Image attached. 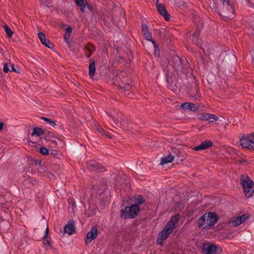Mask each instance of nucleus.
Wrapping results in <instances>:
<instances>
[{
    "label": "nucleus",
    "instance_id": "6e6552de",
    "mask_svg": "<svg viewBox=\"0 0 254 254\" xmlns=\"http://www.w3.org/2000/svg\"><path fill=\"white\" fill-rule=\"evenodd\" d=\"M218 249L216 245L204 242L201 248L202 253L205 254H216Z\"/></svg>",
    "mask_w": 254,
    "mask_h": 254
},
{
    "label": "nucleus",
    "instance_id": "4468645a",
    "mask_svg": "<svg viewBox=\"0 0 254 254\" xmlns=\"http://www.w3.org/2000/svg\"><path fill=\"white\" fill-rule=\"evenodd\" d=\"M157 7L159 13L164 17L165 20L169 21L170 20V15L166 11L165 6L161 4H158Z\"/></svg>",
    "mask_w": 254,
    "mask_h": 254
},
{
    "label": "nucleus",
    "instance_id": "a18cd8bd",
    "mask_svg": "<svg viewBox=\"0 0 254 254\" xmlns=\"http://www.w3.org/2000/svg\"><path fill=\"white\" fill-rule=\"evenodd\" d=\"M70 37V34H68L65 33V34L64 35V41L66 42V44L69 43Z\"/></svg>",
    "mask_w": 254,
    "mask_h": 254
},
{
    "label": "nucleus",
    "instance_id": "58836bf2",
    "mask_svg": "<svg viewBox=\"0 0 254 254\" xmlns=\"http://www.w3.org/2000/svg\"><path fill=\"white\" fill-rule=\"evenodd\" d=\"M86 0H75L76 4L80 7L84 6L86 3Z\"/></svg>",
    "mask_w": 254,
    "mask_h": 254
},
{
    "label": "nucleus",
    "instance_id": "a878e982",
    "mask_svg": "<svg viewBox=\"0 0 254 254\" xmlns=\"http://www.w3.org/2000/svg\"><path fill=\"white\" fill-rule=\"evenodd\" d=\"M80 9L83 12H87L88 11H92L93 8V7L86 1V3L85 4L84 6H81Z\"/></svg>",
    "mask_w": 254,
    "mask_h": 254
},
{
    "label": "nucleus",
    "instance_id": "5701e85b",
    "mask_svg": "<svg viewBox=\"0 0 254 254\" xmlns=\"http://www.w3.org/2000/svg\"><path fill=\"white\" fill-rule=\"evenodd\" d=\"M33 131L31 134V136H40L42 135L45 134V131H44L41 128L39 127H34L33 128Z\"/></svg>",
    "mask_w": 254,
    "mask_h": 254
},
{
    "label": "nucleus",
    "instance_id": "7ed1b4c3",
    "mask_svg": "<svg viewBox=\"0 0 254 254\" xmlns=\"http://www.w3.org/2000/svg\"><path fill=\"white\" fill-rule=\"evenodd\" d=\"M240 142L243 148L254 150V132L244 134L240 138Z\"/></svg>",
    "mask_w": 254,
    "mask_h": 254
},
{
    "label": "nucleus",
    "instance_id": "8fccbe9b",
    "mask_svg": "<svg viewBox=\"0 0 254 254\" xmlns=\"http://www.w3.org/2000/svg\"><path fill=\"white\" fill-rule=\"evenodd\" d=\"M71 32H72V28L70 27H68L66 28V31L65 33L68 34H71Z\"/></svg>",
    "mask_w": 254,
    "mask_h": 254
},
{
    "label": "nucleus",
    "instance_id": "6ab92c4d",
    "mask_svg": "<svg viewBox=\"0 0 254 254\" xmlns=\"http://www.w3.org/2000/svg\"><path fill=\"white\" fill-rule=\"evenodd\" d=\"M174 159L175 160L176 164H179L184 160V157L182 155V153L178 150L174 151Z\"/></svg>",
    "mask_w": 254,
    "mask_h": 254
},
{
    "label": "nucleus",
    "instance_id": "e433bc0d",
    "mask_svg": "<svg viewBox=\"0 0 254 254\" xmlns=\"http://www.w3.org/2000/svg\"><path fill=\"white\" fill-rule=\"evenodd\" d=\"M49 155L53 156V157H54L55 158H59V156L61 155V154L57 150H54L53 151H51V153H49Z\"/></svg>",
    "mask_w": 254,
    "mask_h": 254
},
{
    "label": "nucleus",
    "instance_id": "dca6fc26",
    "mask_svg": "<svg viewBox=\"0 0 254 254\" xmlns=\"http://www.w3.org/2000/svg\"><path fill=\"white\" fill-rule=\"evenodd\" d=\"M133 204L132 205H136V207L138 209H140L139 205L145 202V199L143 198L142 195H138L136 196H134L132 199Z\"/></svg>",
    "mask_w": 254,
    "mask_h": 254
},
{
    "label": "nucleus",
    "instance_id": "412c9836",
    "mask_svg": "<svg viewBox=\"0 0 254 254\" xmlns=\"http://www.w3.org/2000/svg\"><path fill=\"white\" fill-rule=\"evenodd\" d=\"M84 49L85 53H87L86 54V57L87 58H89L93 52L95 51V48L93 45L89 44L84 47Z\"/></svg>",
    "mask_w": 254,
    "mask_h": 254
},
{
    "label": "nucleus",
    "instance_id": "1a4fd4ad",
    "mask_svg": "<svg viewBox=\"0 0 254 254\" xmlns=\"http://www.w3.org/2000/svg\"><path fill=\"white\" fill-rule=\"evenodd\" d=\"M38 182L35 178L30 176H27L25 177L22 182V184L27 188H31L32 187L36 186L38 184Z\"/></svg>",
    "mask_w": 254,
    "mask_h": 254
},
{
    "label": "nucleus",
    "instance_id": "a19ab883",
    "mask_svg": "<svg viewBox=\"0 0 254 254\" xmlns=\"http://www.w3.org/2000/svg\"><path fill=\"white\" fill-rule=\"evenodd\" d=\"M38 37L40 40L41 43H43V42L45 41V40L46 39L45 34L42 32H39L38 33Z\"/></svg>",
    "mask_w": 254,
    "mask_h": 254
},
{
    "label": "nucleus",
    "instance_id": "864d4df0",
    "mask_svg": "<svg viewBox=\"0 0 254 254\" xmlns=\"http://www.w3.org/2000/svg\"><path fill=\"white\" fill-rule=\"evenodd\" d=\"M98 130L99 132H100L101 133H102L103 135H104V133L105 132V131L104 130V129L102 128H98Z\"/></svg>",
    "mask_w": 254,
    "mask_h": 254
},
{
    "label": "nucleus",
    "instance_id": "9b49d317",
    "mask_svg": "<svg viewBox=\"0 0 254 254\" xmlns=\"http://www.w3.org/2000/svg\"><path fill=\"white\" fill-rule=\"evenodd\" d=\"M75 222L73 220H70L64 226V229L65 233L68 235H72L75 232Z\"/></svg>",
    "mask_w": 254,
    "mask_h": 254
},
{
    "label": "nucleus",
    "instance_id": "f8f14e48",
    "mask_svg": "<svg viewBox=\"0 0 254 254\" xmlns=\"http://www.w3.org/2000/svg\"><path fill=\"white\" fill-rule=\"evenodd\" d=\"M249 217L250 215L248 213L239 216L232 221V225L234 227H237L247 220Z\"/></svg>",
    "mask_w": 254,
    "mask_h": 254
},
{
    "label": "nucleus",
    "instance_id": "37998d69",
    "mask_svg": "<svg viewBox=\"0 0 254 254\" xmlns=\"http://www.w3.org/2000/svg\"><path fill=\"white\" fill-rule=\"evenodd\" d=\"M11 71H14L16 73H20V69L18 68V67H16L15 68L14 67V65L13 64H11V68H10V72H11Z\"/></svg>",
    "mask_w": 254,
    "mask_h": 254
},
{
    "label": "nucleus",
    "instance_id": "cd10ccee",
    "mask_svg": "<svg viewBox=\"0 0 254 254\" xmlns=\"http://www.w3.org/2000/svg\"><path fill=\"white\" fill-rule=\"evenodd\" d=\"M208 114H209L206 113L205 112H199L196 114V118L200 120L208 121L207 118H208L209 117Z\"/></svg>",
    "mask_w": 254,
    "mask_h": 254
},
{
    "label": "nucleus",
    "instance_id": "49530a36",
    "mask_svg": "<svg viewBox=\"0 0 254 254\" xmlns=\"http://www.w3.org/2000/svg\"><path fill=\"white\" fill-rule=\"evenodd\" d=\"M131 85H130L129 83L126 82V85H125L124 88L126 91H129V90L131 88Z\"/></svg>",
    "mask_w": 254,
    "mask_h": 254
},
{
    "label": "nucleus",
    "instance_id": "393cba45",
    "mask_svg": "<svg viewBox=\"0 0 254 254\" xmlns=\"http://www.w3.org/2000/svg\"><path fill=\"white\" fill-rule=\"evenodd\" d=\"M198 46L200 47L204 54L211 51V46L208 43L202 44L201 42L200 44Z\"/></svg>",
    "mask_w": 254,
    "mask_h": 254
},
{
    "label": "nucleus",
    "instance_id": "bb28decb",
    "mask_svg": "<svg viewBox=\"0 0 254 254\" xmlns=\"http://www.w3.org/2000/svg\"><path fill=\"white\" fill-rule=\"evenodd\" d=\"M173 61L174 64L173 66L177 69L182 67V63L181 60L178 56H175L173 57Z\"/></svg>",
    "mask_w": 254,
    "mask_h": 254
},
{
    "label": "nucleus",
    "instance_id": "4d7b16f0",
    "mask_svg": "<svg viewBox=\"0 0 254 254\" xmlns=\"http://www.w3.org/2000/svg\"><path fill=\"white\" fill-rule=\"evenodd\" d=\"M0 203H1V204H4V203L2 201H0Z\"/></svg>",
    "mask_w": 254,
    "mask_h": 254
},
{
    "label": "nucleus",
    "instance_id": "052dcab7",
    "mask_svg": "<svg viewBox=\"0 0 254 254\" xmlns=\"http://www.w3.org/2000/svg\"><path fill=\"white\" fill-rule=\"evenodd\" d=\"M126 82V80H124V81H123V83H124V82Z\"/></svg>",
    "mask_w": 254,
    "mask_h": 254
},
{
    "label": "nucleus",
    "instance_id": "c9c22d12",
    "mask_svg": "<svg viewBox=\"0 0 254 254\" xmlns=\"http://www.w3.org/2000/svg\"><path fill=\"white\" fill-rule=\"evenodd\" d=\"M5 226V230H8L10 228V224L7 221L2 220L0 223V227Z\"/></svg>",
    "mask_w": 254,
    "mask_h": 254
},
{
    "label": "nucleus",
    "instance_id": "ea45409f",
    "mask_svg": "<svg viewBox=\"0 0 254 254\" xmlns=\"http://www.w3.org/2000/svg\"><path fill=\"white\" fill-rule=\"evenodd\" d=\"M181 114L180 115H175V117L177 120H182V119H186L187 118L186 117L185 115L184 114V112H180Z\"/></svg>",
    "mask_w": 254,
    "mask_h": 254
},
{
    "label": "nucleus",
    "instance_id": "a211bd4d",
    "mask_svg": "<svg viewBox=\"0 0 254 254\" xmlns=\"http://www.w3.org/2000/svg\"><path fill=\"white\" fill-rule=\"evenodd\" d=\"M89 75L91 78H93L96 71L95 62L93 59H90L89 60Z\"/></svg>",
    "mask_w": 254,
    "mask_h": 254
},
{
    "label": "nucleus",
    "instance_id": "f704fd0d",
    "mask_svg": "<svg viewBox=\"0 0 254 254\" xmlns=\"http://www.w3.org/2000/svg\"><path fill=\"white\" fill-rule=\"evenodd\" d=\"M39 152L45 156L49 155V151L48 149L45 147H41L40 149Z\"/></svg>",
    "mask_w": 254,
    "mask_h": 254
},
{
    "label": "nucleus",
    "instance_id": "09e8293b",
    "mask_svg": "<svg viewBox=\"0 0 254 254\" xmlns=\"http://www.w3.org/2000/svg\"><path fill=\"white\" fill-rule=\"evenodd\" d=\"M104 135L109 138H111L112 137V135L109 132L105 131V132L104 133Z\"/></svg>",
    "mask_w": 254,
    "mask_h": 254
},
{
    "label": "nucleus",
    "instance_id": "7c9ffc66",
    "mask_svg": "<svg viewBox=\"0 0 254 254\" xmlns=\"http://www.w3.org/2000/svg\"><path fill=\"white\" fill-rule=\"evenodd\" d=\"M3 29L7 36L8 37H11L13 34V32L11 29L6 24L3 26Z\"/></svg>",
    "mask_w": 254,
    "mask_h": 254
},
{
    "label": "nucleus",
    "instance_id": "39448f33",
    "mask_svg": "<svg viewBox=\"0 0 254 254\" xmlns=\"http://www.w3.org/2000/svg\"><path fill=\"white\" fill-rule=\"evenodd\" d=\"M86 166L88 170L91 172L99 173L105 171L104 167L95 160H91L86 163Z\"/></svg>",
    "mask_w": 254,
    "mask_h": 254
},
{
    "label": "nucleus",
    "instance_id": "423d86ee",
    "mask_svg": "<svg viewBox=\"0 0 254 254\" xmlns=\"http://www.w3.org/2000/svg\"><path fill=\"white\" fill-rule=\"evenodd\" d=\"M98 230L97 225H94L87 233L84 241L86 245L90 244L92 240L97 238Z\"/></svg>",
    "mask_w": 254,
    "mask_h": 254
},
{
    "label": "nucleus",
    "instance_id": "2f4dec72",
    "mask_svg": "<svg viewBox=\"0 0 254 254\" xmlns=\"http://www.w3.org/2000/svg\"><path fill=\"white\" fill-rule=\"evenodd\" d=\"M11 64V63H6L4 64L3 70L4 72L8 73L10 71Z\"/></svg>",
    "mask_w": 254,
    "mask_h": 254
},
{
    "label": "nucleus",
    "instance_id": "20e7f679",
    "mask_svg": "<svg viewBox=\"0 0 254 254\" xmlns=\"http://www.w3.org/2000/svg\"><path fill=\"white\" fill-rule=\"evenodd\" d=\"M206 225L203 227L202 230H208L213 227L218 220V217L215 212H208L206 213Z\"/></svg>",
    "mask_w": 254,
    "mask_h": 254
},
{
    "label": "nucleus",
    "instance_id": "9d476101",
    "mask_svg": "<svg viewBox=\"0 0 254 254\" xmlns=\"http://www.w3.org/2000/svg\"><path fill=\"white\" fill-rule=\"evenodd\" d=\"M196 109V105L190 102H185L177 106L178 110H187L190 111H195Z\"/></svg>",
    "mask_w": 254,
    "mask_h": 254
},
{
    "label": "nucleus",
    "instance_id": "6e6d98bb",
    "mask_svg": "<svg viewBox=\"0 0 254 254\" xmlns=\"http://www.w3.org/2000/svg\"><path fill=\"white\" fill-rule=\"evenodd\" d=\"M4 127V123L3 122H0V131L2 130Z\"/></svg>",
    "mask_w": 254,
    "mask_h": 254
},
{
    "label": "nucleus",
    "instance_id": "bf43d9fd",
    "mask_svg": "<svg viewBox=\"0 0 254 254\" xmlns=\"http://www.w3.org/2000/svg\"><path fill=\"white\" fill-rule=\"evenodd\" d=\"M106 113L108 114V115L109 116H110V117H112V116H111V115L110 114H108V112H106Z\"/></svg>",
    "mask_w": 254,
    "mask_h": 254
},
{
    "label": "nucleus",
    "instance_id": "c756f323",
    "mask_svg": "<svg viewBox=\"0 0 254 254\" xmlns=\"http://www.w3.org/2000/svg\"><path fill=\"white\" fill-rule=\"evenodd\" d=\"M174 229V227L171 226L168 223H167L166 225L163 229V230L165 231L169 235H170L172 233Z\"/></svg>",
    "mask_w": 254,
    "mask_h": 254
},
{
    "label": "nucleus",
    "instance_id": "de8ad7c7",
    "mask_svg": "<svg viewBox=\"0 0 254 254\" xmlns=\"http://www.w3.org/2000/svg\"><path fill=\"white\" fill-rule=\"evenodd\" d=\"M49 141L51 142V145L54 147H56L57 145V142L56 141L51 139Z\"/></svg>",
    "mask_w": 254,
    "mask_h": 254
},
{
    "label": "nucleus",
    "instance_id": "473e14b6",
    "mask_svg": "<svg viewBox=\"0 0 254 254\" xmlns=\"http://www.w3.org/2000/svg\"><path fill=\"white\" fill-rule=\"evenodd\" d=\"M209 116L208 118H207L208 121L210 123H213L217 121L218 119V117L214 115L209 114Z\"/></svg>",
    "mask_w": 254,
    "mask_h": 254
},
{
    "label": "nucleus",
    "instance_id": "13d9d810",
    "mask_svg": "<svg viewBox=\"0 0 254 254\" xmlns=\"http://www.w3.org/2000/svg\"><path fill=\"white\" fill-rule=\"evenodd\" d=\"M154 2H155L156 3H158V0H153Z\"/></svg>",
    "mask_w": 254,
    "mask_h": 254
},
{
    "label": "nucleus",
    "instance_id": "3c124183",
    "mask_svg": "<svg viewBox=\"0 0 254 254\" xmlns=\"http://www.w3.org/2000/svg\"><path fill=\"white\" fill-rule=\"evenodd\" d=\"M34 162L36 165H40L41 164V161L40 160H35Z\"/></svg>",
    "mask_w": 254,
    "mask_h": 254
},
{
    "label": "nucleus",
    "instance_id": "72a5a7b5",
    "mask_svg": "<svg viewBox=\"0 0 254 254\" xmlns=\"http://www.w3.org/2000/svg\"><path fill=\"white\" fill-rule=\"evenodd\" d=\"M43 240V242L44 244H47L48 247L52 248L50 237L48 238V237H44Z\"/></svg>",
    "mask_w": 254,
    "mask_h": 254
},
{
    "label": "nucleus",
    "instance_id": "603ef678",
    "mask_svg": "<svg viewBox=\"0 0 254 254\" xmlns=\"http://www.w3.org/2000/svg\"><path fill=\"white\" fill-rule=\"evenodd\" d=\"M221 0L222 1L223 3L224 4H226L227 5L230 4L229 0Z\"/></svg>",
    "mask_w": 254,
    "mask_h": 254
},
{
    "label": "nucleus",
    "instance_id": "2eb2a0df",
    "mask_svg": "<svg viewBox=\"0 0 254 254\" xmlns=\"http://www.w3.org/2000/svg\"><path fill=\"white\" fill-rule=\"evenodd\" d=\"M169 235L164 230H162L159 234L158 237L156 240L157 245H163L165 240L169 237Z\"/></svg>",
    "mask_w": 254,
    "mask_h": 254
},
{
    "label": "nucleus",
    "instance_id": "0eeeda50",
    "mask_svg": "<svg viewBox=\"0 0 254 254\" xmlns=\"http://www.w3.org/2000/svg\"><path fill=\"white\" fill-rule=\"evenodd\" d=\"M142 32L145 40L151 42L153 45L155 51L156 52L158 47L156 44L155 41L152 39L151 33L149 31L148 27L145 24H142L141 26Z\"/></svg>",
    "mask_w": 254,
    "mask_h": 254
},
{
    "label": "nucleus",
    "instance_id": "79ce46f5",
    "mask_svg": "<svg viewBox=\"0 0 254 254\" xmlns=\"http://www.w3.org/2000/svg\"><path fill=\"white\" fill-rule=\"evenodd\" d=\"M42 43L49 48H52L53 44L51 43L49 40L46 39L45 41L43 42Z\"/></svg>",
    "mask_w": 254,
    "mask_h": 254
},
{
    "label": "nucleus",
    "instance_id": "f257e3e1",
    "mask_svg": "<svg viewBox=\"0 0 254 254\" xmlns=\"http://www.w3.org/2000/svg\"><path fill=\"white\" fill-rule=\"evenodd\" d=\"M240 183L247 197H250L254 191V183L251 179L245 175H242L240 178Z\"/></svg>",
    "mask_w": 254,
    "mask_h": 254
},
{
    "label": "nucleus",
    "instance_id": "b1692460",
    "mask_svg": "<svg viewBox=\"0 0 254 254\" xmlns=\"http://www.w3.org/2000/svg\"><path fill=\"white\" fill-rule=\"evenodd\" d=\"M45 136L44 137V139L46 140H50L52 139V138H57L59 140L62 141V139H61L59 137L56 136L54 135V133L52 131H48L47 132H45Z\"/></svg>",
    "mask_w": 254,
    "mask_h": 254
},
{
    "label": "nucleus",
    "instance_id": "5fc2aeb1",
    "mask_svg": "<svg viewBox=\"0 0 254 254\" xmlns=\"http://www.w3.org/2000/svg\"><path fill=\"white\" fill-rule=\"evenodd\" d=\"M49 233V229L48 227H47V228L46 229V231H45V235L44 237H48Z\"/></svg>",
    "mask_w": 254,
    "mask_h": 254
},
{
    "label": "nucleus",
    "instance_id": "4be33fe9",
    "mask_svg": "<svg viewBox=\"0 0 254 254\" xmlns=\"http://www.w3.org/2000/svg\"><path fill=\"white\" fill-rule=\"evenodd\" d=\"M174 159V156H173V155L170 154L167 156L162 158L160 164L163 166L166 164L172 162Z\"/></svg>",
    "mask_w": 254,
    "mask_h": 254
},
{
    "label": "nucleus",
    "instance_id": "f3484780",
    "mask_svg": "<svg viewBox=\"0 0 254 254\" xmlns=\"http://www.w3.org/2000/svg\"><path fill=\"white\" fill-rule=\"evenodd\" d=\"M200 33V30L198 28L196 29V30L194 32L192 36V42L193 44L196 45L197 46H199L200 44V42H201L200 40L199 39V35Z\"/></svg>",
    "mask_w": 254,
    "mask_h": 254
},
{
    "label": "nucleus",
    "instance_id": "aec40b11",
    "mask_svg": "<svg viewBox=\"0 0 254 254\" xmlns=\"http://www.w3.org/2000/svg\"><path fill=\"white\" fill-rule=\"evenodd\" d=\"M181 218V215L179 214H176L175 215L173 216L171 219L167 222L171 226H173L175 228L176 224L177 223Z\"/></svg>",
    "mask_w": 254,
    "mask_h": 254
},
{
    "label": "nucleus",
    "instance_id": "4c0bfd02",
    "mask_svg": "<svg viewBox=\"0 0 254 254\" xmlns=\"http://www.w3.org/2000/svg\"><path fill=\"white\" fill-rule=\"evenodd\" d=\"M41 119L49 123L52 126L55 127L56 125V124L54 121H52L50 119L46 118V117H42Z\"/></svg>",
    "mask_w": 254,
    "mask_h": 254
},
{
    "label": "nucleus",
    "instance_id": "c03bdc74",
    "mask_svg": "<svg viewBox=\"0 0 254 254\" xmlns=\"http://www.w3.org/2000/svg\"><path fill=\"white\" fill-rule=\"evenodd\" d=\"M68 203H69V206L68 208H72V209L76 207V204L75 202H73L72 201V199H68Z\"/></svg>",
    "mask_w": 254,
    "mask_h": 254
},
{
    "label": "nucleus",
    "instance_id": "f03ea898",
    "mask_svg": "<svg viewBox=\"0 0 254 254\" xmlns=\"http://www.w3.org/2000/svg\"><path fill=\"white\" fill-rule=\"evenodd\" d=\"M140 209L137 208L136 205L128 206L125 207L120 211L121 217L125 220L128 219H134L139 214Z\"/></svg>",
    "mask_w": 254,
    "mask_h": 254
},
{
    "label": "nucleus",
    "instance_id": "ddd939ff",
    "mask_svg": "<svg viewBox=\"0 0 254 254\" xmlns=\"http://www.w3.org/2000/svg\"><path fill=\"white\" fill-rule=\"evenodd\" d=\"M213 145V142L210 140H205L202 142L200 145L193 148L195 151H200L208 148Z\"/></svg>",
    "mask_w": 254,
    "mask_h": 254
},
{
    "label": "nucleus",
    "instance_id": "c85d7f7f",
    "mask_svg": "<svg viewBox=\"0 0 254 254\" xmlns=\"http://www.w3.org/2000/svg\"><path fill=\"white\" fill-rule=\"evenodd\" d=\"M206 214H204L202 215L197 220V226L198 227L201 228L205 223Z\"/></svg>",
    "mask_w": 254,
    "mask_h": 254
}]
</instances>
